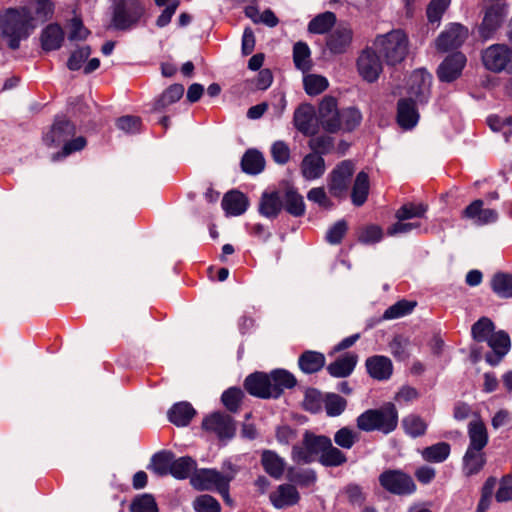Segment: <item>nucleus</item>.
<instances>
[{
    "mask_svg": "<svg viewBox=\"0 0 512 512\" xmlns=\"http://www.w3.org/2000/svg\"><path fill=\"white\" fill-rule=\"evenodd\" d=\"M288 479L300 486L308 487L315 483L317 476L314 470L289 471Z\"/></svg>",
    "mask_w": 512,
    "mask_h": 512,
    "instance_id": "774afa93",
    "label": "nucleus"
},
{
    "mask_svg": "<svg viewBox=\"0 0 512 512\" xmlns=\"http://www.w3.org/2000/svg\"><path fill=\"white\" fill-rule=\"evenodd\" d=\"M358 362V356L355 353L348 352L338 357L330 363L326 370L328 374L335 378H346L352 374Z\"/></svg>",
    "mask_w": 512,
    "mask_h": 512,
    "instance_id": "412c9836",
    "label": "nucleus"
},
{
    "mask_svg": "<svg viewBox=\"0 0 512 512\" xmlns=\"http://www.w3.org/2000/svg\"><path fill=\"white\" fill-rule=\"evenodd\" d=\"M356 65L359 75L368 83L376 82L383 69L380 57L371 48L360 53Z\"/></svg>",
    "mask_w": 512,
    "mask_h": 512,
    "instance_id": "f8f14e48",
    "label": "nucleus"
},
{
    "mask_svg": "<svg viewBox=\"0 0 512 512\" xmlns=\"http://www.w3.org/2000/svg\"><path fill=\"white\" fill-rule=\"evenodd\" d=\"M325 364V355L318 351L306 350L298 358V366L305 374L317 373Z\"/></svg>",
    "mask_w": 512,
    "mask_h": 512,
    "instance_id": "cd10ccee",
    "label": "nucleus"
},
{
    "mask_svg": "<svg viewBox=\"0 0 512 512\" xmlns=\"http://www.w3.org/2000/svg\"><path fill=\"white\" fill-rule=\"evenodd\" d=\"M221 206L227 215L239 216L246 212L249 201L242 192L231 190L223 196Z\"/></svg>",
    "mask_w": 512,
    "mask_h": 512,
    "instance_id": "5701e85b",
    "label": "nucleus"
},
{
    "mask_svg": "<svg viewBox=\"0 0 512 512\" xmlns=\"http://www.w3.org/2000/svg\"><path fill=\"white\" fill-rule=\"evenodd\" d=\"M413 98H401L397 102L398 125L404 130H411L419 121V113Z\"/></svg>",
    "mask_w": 512,
    "mask_h": 512,
    "instance_id": "dca6fc26",
    "label": "nucleus"
},
{
    "mask_svg": "<svg viewBox=\"0 0 512 512\" xmlns=\"http://www.w3.org/2000/svg\"><path fill=\"white\" fill-rule=\"evenodd\" d=\"M261 465L264 471L272 478L280 479L285 471V460L275 451L265 449L261 453Z\"/></svg>",
    "mask_w": 512,
    "mask_h": 512,
    "instance_id": "a878e982",
    "label": "nucleus"
},
{
    "mask_svg": "<svg viewBox=\"0 0 512 512\" xmlns=\"http://www.w3.org/2000/svg\"><path fill=\"white\" fill-rule=\"evenodd\" d=\"M193 508L196 512H221L219 501L208 494L198 496L193 502Z\"/></svg>",
    "mask_w": 512,
    "mask_h": 512,
    "instance_id": "052dcab7",
    "label": "nucleus"
},
{
    "mask_svg": "<svg viewBox=\"0 0 512 512\" xmlns=\"http://www.w3.org/2000/svg\"><path fill=\"white\" fill-rule=\"evenodd\" d=\"M130 512H159V509L154 496L144 493L133 499L130 505Z\"/></svg>",
    "mask_w": 512,
    "mask_h": 512,
    "instance_id": "3c124183",
    "label": "nucleus"
},
{
    "mask_svg": "<svg viewBox=\"0 0 512 512\" xmlns=\"http://www.w3.org/2000/svg\"><path fill=\"white\" fill-rule=\"evenodd\" d=\"M370 189V181L369 175L365 171H360L354 180L352 191H351V201L352 203L360 207L362 206L368 198Z\"/></svg>",
    "mask_w": 512,
    "mask_h": 512,
    "instance_id": "7c9ffc66",
    "label": "nucleus"
},
{
    "mask_svg": "<svg viewBox=\"0 0 512 512\" xmlns=\"http://www.w3.org/2000/svg\"><path fill=\"white\" fill-rule=\"evenodd\" d=\"M402 427L408 436L418 438L426 434L428 424L419 415L410 414L402 419Z\"/></svg>",
    "mask_w": 512,
    "mask_h": 512,
    "instance_id": "e433bc0d",
    "label": "nucleus"
},
{
    "mask_svg": "<svg viewBox=\"0 0 512 512\" xmlns=\"http://www.w3.org/2000/svg\"><path fill=\"white\" fill-rule=\"evenodd\" d=\"M283 209L282 197L279 191H264L261 195L258 211L268 219H276Z\"/></svg>",
    "mask_w": 512,
    "mask_h": 512,
    "instance_id": "aec40b11",
    "label": "nucleus"
},
{
    "mask_svg": "<svg viewBox=\"0 0 512 512\" xmlns=\"http://www.w3.org/2000/svg\"><path fill=\"white\" fill-rule=\"evenodd\" d=\"M491 287L495 294L501 298H512V275L498 272L491 280Z\"/></svg>",
    "mask_w": 512,
    "mask_h": 512,
    "instance_id": "ea45409f",
    "label": "nucleus"
},
{
    "mask_svg": "<svg viewBox=\"0 0 512 512\" xmlns=\"http://www.w3.org/2000/svg\"><path fill=\"white\" fill-rule=\"evenodd\" d=\"M328 436L315 435L309 431H306L303 435L304 444L309 448L316 458L320 457L323 448L327 442Z\"/></svg>",
    "mask_w": 512,
    "mask_h": 512,
    "instance_id": "e2e57ef3",
    "label": "nucleus"
},
{
    "mask_svg": "<svg viewBox=\"0 0 512 512\" xmlns=\"http://www.w3.org/2000/svg\"><path fill=\"white\" fill-rule=\"evenodd\" d=\"M245 390L252 396L261 399H269L271 394V377L264 372H254L248 375L244 381Z\"/></svg>",
    "mask_w": 512,
    "mask_h": 512,
    "instance_id": "2eb2a0df",
    "label": "nucleus"
},
{
    "mask_svg": "<svg viewBox=\"0 0 512 512\" xmlns=\"http://www.w3.org/2000/svg\"><path fill=\"white\" fill-rule=\"evenodd\" d=\"M495 325L488 317H481L471 327L472 338L477 342H488L494 334Z\"/></svg>",
    "mask_w": 512,
    "mask_h": 512,
    "instance_id": "79ce46f5",
    "label": "nucleus"
},
{
    "mask_svg": "<svg viewBox=\"0 0 512 512\" xmlns=\"http://www.w3.org/2000/svg\"><path fill=\"white\" fill-rule=\"evenodd\" d=\"M184 94V87L181 84L170 85L155 101L154 109L161 111L169 105L177 102Z\"/></svg>",
    "mask_w": 512,
    "mask_h": 512,
    "instance_id": "a19ab883",
    "label": "nucleus"
},
{
    "mask_svg": "<svg viewBox=\"0 0 512 512\" xmlns=\"http://www.w3.org/2000/svg\"><path fill=\"white\" fill-rule=\"evenodd\" d=\"M432 75L425 69H416L409 78L408 93L419 103H426L431 94Z\"/></svg>",
    "mask_w": 512,
    "mask_h": 512,
    "instance_id": "ddd939ff",
    "label": "nucleus"
},
{
    "mask_svg": "<svg viewBox=\"0 0 512 512\" xmlns=\"http://www.w3.org/2000/svg\"><path fill=\"white\" fill-rule=\"evenodd\" d=\"M508 4L482 6L481 32H495L502 28L507 16Z\"/></svg>",
    "mask_w": 512,
    "mask_h": 512,
    "instance_id": "4468645a",
    "label": "nucleus"
},
{
    "mask_svg": "<svg viewBox=\"0 0 512 512\" xmlns=\"http://www.w3.org/2000/svg\"><path fill=\"white\" fill-rule=\"evenodd\" d=\"M337 108V100L333 96H325L319 104L318 117L322 128L329 133H337L338 125L327 119Z\"/></svg>",
    "mask_w": 512,
    "mask_h": 512,
    "instance_id": "2f4dec72",
    "label": "nucleus"
},
{
    "mask_svg": "<svg viewBox=\"0 0 512 512\" xmlns=\"http://www.w3.org/2000/svg\"><path fill=\"white\" fill-rule=\"evenodd\" d=\"M428 210V206L423 203H405L395 213L399 221H405L413 218H423Z\"/></svg>",
    "mask_w": 512,
    "mask_h": 512,
    "instance_id": "a18cd8bd",
    "label": "nucleus"
},
{
    "mask_svg": "<svg viewBox=\"0 0 512 512\" xmlns=\"http://www.w3.org/2000/svg\"><path fill=\"white\" fill-rule=\"evenodd\" d=\"M467 34H439L435 40L436 49L441 53L459 49L465 42Z\"/></svg>",
    "mask_w": 512,
    "mask_h": 512,
    "instance_id": "58836bf2",
    "label": "nucleus"
},
{
    "mask_svg": "<svg viewBox=\"0 0 512 512\" xmlns=\"http://www.w3.org/2000/svg\"><path fill=\"white\" fill-rule=\"evenodd\" d=\"M143 13L144 8L138 0H119L114 6L113 24L120 30L130 29Z\"/></svg>",
    "mask_w": 512,
    "mask_h": 512,
    "instance_id": "1a4fd4ad",
    "label": "nucleus"
},
{
    "mask_svg": "<svg viewBox=\"0 0 512 512\" xmlns=\"http://www.w3.org/2000/svg\"><path fill=\"white\" fill-rule=\"evenodd\" d=\"M326 47L332 54L346 52L352 42L351 34H326Z\"/></svg>",
    "mask_w": 512,
    "mask_h": 512,
    "instance_id": "de8ad7c7",
    "label": "nucleus"
},
{
    "mask_svg": "<svg viewBox=\"0 0 512 512\" xmlns=\"http://www.w3.org/2000/svg\"><path fill=\"white\" fill-rule=\"evenodd\" d=\"M202 428L216 434L220 440H230L236 432L235 421L227 413L214 412L202 421Z\"/></svg>",
    "mask_w": 512,
    "mask_h": 512,
    "instance_id": "9b49d317",
    "label": "nucleus"
},
{
    "mask_svg": "<svg viewBox=\"0 0 512 512\" xmlns=\"http://www.w3.org/2000/svg\"><path fill=\"white\" fill-rule=\"evenodd\" d=\"M270 502L276 509H283L296 505L300 501V494L292 484H281L269 496Z\"/></svg>",
    "mask_w": 512,
    "mask_h": 512,
    "instance_id": "6ab92c4d",
    "label": "nucleus"
},
{
    "mask_svg": "<svg viewBox=\"0 0 512 512\" xmlns=\"http://www.w3.org/2000/svg\"><path fill=\"white\" fill-rule=\"evenodd\" d=\"M230 472L225 474L216 469H201L192 478V484L199 490L226 492V486L234 479L236 470L229 464Z\"/></svg>",
    "mask_w": 512,
    "mask_h": 512,
    "instance_id": "6e6552de",
    "label": "nucleus"
},
{
    "mask_svg": "<svg viewBox=\"0 0 512 512\" xmlns=\"http://www.w3.org/2000/svg\"><path fill=\"white\" fill-rule=\"evenodd\" d=\"M399 413L395 404L387 402L379 408L367 409L356 418V426L363 432L388 435L396 430Z\"/></svg>",
    "mask_w": 512,
    "mask_h": 512,
    "instance_id": "7ed1b4c3",
    "label": "nucleus"
},
{
    "mask_svg": "<svg viewBox=\"0 0 512 512\" xmlns=\"http://www.w3.org/2000/svg\"><path fill=\"white\" fill-rule=\"evenodd\" d=\"M354 172L355 163L352 160L339 162L327 177L329 193L337 199L346 198Z\"/></svg>",
    "mask_w": 512,
    "mask_h": 512,
    "instance_id": "423d86ee",
    "label": "nucleus"
},
{
    "mask_svg": "<svg viewBox=\"0 0 512 512\" xmlns=\"http://www.w3.org/2000/svg\"><path fill=\"white\" fill-rule=\"evenodd\" d=\"M346 454L337 446L333 445L328 437L320 457L317 461L324 467H339L347 463Z\"/></svg>",
    "mask_w": 512,
    "mask_h": 512,
    "instance_id": "bb28decb",
    "label": "nucleus"
},
{
    "mask_svg": "<svg viewBox=\"0 0 512 512\" xmlns=\"http://www.w3.org/2000/svg\"><path fill=\"white\" fill-rule=\"evenodd\" d=\"M244 397L243 391L238 387H230L221 396L222 403L230 412H237Z\"/></svg>",
    "mask_w": 512,
    "mask_h": 512,
    "instance_id": "13d9d810",
    "label": "nucleus"
},
{
    "mask_svg": "<svg viewBox=\"0 0 512 512\" xmlns=\"http://www.w3.org/2000/svg\"><path fill=\"white\" fill-rule=\"evenodd\" d=\"M383 238V231L378 225H367L359 229L358 241L363 244H374Z\"/></svg>",
    "mask_w": 512,
    "mask_h": 512,
    "instance_id": "680f3d73",
    "label": "nucleus"
},
{
    "mask_svg": "<svg viewBox=\"0 0 512 512\" xmlns=\"http://www.w3.org/2000/svg\"><path fill=\"white\" fill-rule=\"evenodd\" d=\"M326 170L325 160L317 154H307L302 159L300 171L305 180L312 181L321 178Z\"/></svg>",
    "mask_w": 512,
    "mask_h": 512,
    "instance_id": "4be33fe9",
    "label": "nucleus"
},
{
    "mask_svg": "<svg viewBox=\"0 0 512 512\" xmlns=\"http://www.w3.org/2000/svg\"><path fill=\"white\" fill-rule=\"evenodd\" d=\"M174 453L168 450H162L155 453L150 461L148 469L158 476L170 474Z\"/></svg>",
    "mask_w": 512,
    "mask_h": 512,
    "instance_id": "f704fd0d",
    "label": "nucleus"
},
{
    "mask_svg": "<svg viewBox=\"0 0 512 512\" xmlns=\"http://www.w3.org/2000/svg\"><path fill=\"white\" fill-rule=\"evenodd\" d=\"M381 487L391 494L405 496L413 494L417 487L413 478L398 469H388L379 475Z\"/></svg>",
    "mask_w": 512,
    "mask_h": 512,
    "instance_id": "0eeeda50",
    "label": "nucleus"
},
{
    "mask_svg": "<svg viewBox=\"0 0 512 512\" xmlns=\"http://www.w3.org/2000/svg\"><path fill=\"white\" fill-rule=\"evenodd\" d=\"M416 306V303L408 300H400L388 307L384 314L383 319H397L411 313Z\"/></svg>",
    "mask_w": 512,
    "mask_h": 512,
    "instance_id": "6e6d98bb",
    "label": "nucleus"
},
{
    "mask_svg": "<svg viewBox=\"0 0 512 512\" xmlns=\"http://www.w3.org/2000/svg\"><path fill=\"white\" fill-rule=\"evenodd\" d=\"M323 404L324 399L317 389L310 388L305 392L303 399L304 410L315 414L322 410Z\"/></svg>",
    "mask_w": 512,
    "mask_h": 512,
    "instance_id": "bf43d9fd",
    "label": "nucleus"
},
{
    "mask_svg": "<svg viewBox=\"0 0 512 512\" xmlns=\"http://www.w3.org/2000/svg\"><path fill=\"white\" fill-rule=\"evenodd\" d=\"M487 344L492 350L503 352L505 354L509 352L511 346L510 337L503 330L494 332Z\"/></svg>",
    "mask_w": 512,
    "mask_h": 512,
    "instance_id": "69168bd1",
    "label": "nucleus"
},
{
    "mask_svg": "<svg viewBox=\"0 0 512 512\" xmlns=\"http://www.w3.org/2000/svg\"><path fill=\"white\" fill-rule=\"evenodd\" d=\"M468 448L483 450L488 444V432L484 422L480 419L471 421L468 425Z\"/></svg>",
    "mask_w": 512,
    "mask_h": 512,
    "instance_id": "c85d7f7f",
    "label": "nucleus"
},
{
    "mask_svg": "<svg viewBox=\"0 0 512 512\" xmlns=\"http://www.w3.org/2000/svg\"><path fill=\"white\" fill-rule=\"evenodd\" d=\"M333 441L337 447L349 450L359 441V434L352 428L345 426L335 432Z\"/></svg>",
    "mask_w": 512,
    "mask_h": 512,
    "instance_id": "09e8293b",
    "label": "nucleus"
},
{
    "mask_svg": "<svg viewBox=\"0 0 512 512\" xmlns=\"http://www.w3.org/2000/svg\"><path fill=\"white\" fill-rule=\"evenodd\" d=\"M271 377V398H279L285 389H292L296 386L295 376L285 369H275L269 374Z\"/></svg>",
    "mask_w": 512,
    "mask_h": 512,
    "instance_id": "393cba45",
    "label": "nucleus"
},
{
    "mask_svg": "<svg viewBox=\"0 0 512 512\" xmlns=\"http://www.w3.org/2000/svg\"><path fill=\"white\" fill-rule=\"evenodd\" d=\"M487 124L493 131H502L506 142L512 135V116L502 118L498 115H491L487 118Z\"/></svg>",
    "mask_w": 512,
    "mask_h": 512,
    "instance_id": "4d7b16f0",
    "label": "nucleus"
},
{
    "mask_svg": "<svg viewBox=\"0 0 512 512\" xmlns=\"http://www.w3.org/2000/svg\"><path fill=\"white\" fill-rule=\"evenodd\" d=\"M361 121L362 114L357 108L349 107L340 112V130L351 132L360 125Z\"/></svg>",
    "mask_w": 512,
    "mask_h": 512,
    "instance_id": "c03bdc74",
    "label": "nucleus"
},
{
    "mask_svg": "<svg viewBox=\"0 0 512 512\" xmlns=\"http://www.w3.org/2000/svg\"><path fill=\"white\" fill-rule=\"evenodd\" d=\"M265 167V159L261 152L256 149H249L241 159V168L243 172L256 175L261 173Z\"/></svg>",
    "mask_w": 512,
    "mask_h": 512,
    "instance_id": "72a5a7b5",
    "label": "nucleus"
},
{
    "mask_svg": "<svg viewBox=\"0 0 512 512\" xmlns=\"http://www.w3.org/2000/svg\"><path fill=\"white\" fill-rule=\"evenodd\" d=\"M91 52V47L89 45L78 47L70 54L66 64L67 68L70 71L83 69L86 61L91 55Z\"/></svg>",
    "mask_w": 512,
    "mask_h": 512,
    "instance_id": "864d4df0",
    "label": "nucleus"
},
{
    "mask_svg": "<svg viewBox=\"0 0 512 512\" xmlns=\"http://www.w3.org/2000/svg\"><path fill=\"white\" fill-rule=\"evenodd\" d=\"M483 67L495 74H506L512 79V44L496 43L481 51Z\"/></svg>",
    "mask_w": 512,
    "mask_h": 512,
    "instance_id": "20e7f679",
    "label": "nucleus"
},
{
    "mask_svg": "<svg viewBox=\"0 0 512 512\" xmlns=\"http://www.w3.org/2000/svg\"><path fill=\"white\" fill-rule=\"evenodd\" d=\"M196 461L190 456L173 458L170 474L176 479H186L196 469Z\"/></svg>",
    "mask_w": 512,
    "mask_h": 512,
    "instance_id": "4c0bfd02",
    "label": "nucleus"
},
{
    "mask_svg": "<svg viewBox=\"0 0 512 512\" xmlns=\"http://www.w3.org/2000/svg\"><path fill=\"white\" fill-rule=\"evenodd\" d=\"M282 202L283 209L291 216L298 218L305 215L304 198L295 187L289 186L285 189Z\"/></svg>",
    "mask_w": 512,
    "mask_h": 512,
    "instance_id": "b1692460",
    "label": "nucleus"
},
{
    "mask_svg": "<svg viewBox=\"0 0 512 512\" xmlns=\"http://www.w3.org/2000/svg\"><path fill=\"white\" fill-rule=\"evenodd\" d=\"M467 64V57L460 51L448 54L436 70L437 78L443 83H452L459 79Z\"/></svg>",
    "mask_w": 512,
    "mask_h": 512,
    "instance_id": "9d476101",
    "label": "nucleus"
},
{
    "mask_svg": "<svg viewBox=\"0 0 512 512\" xmlns=\"http://www.w3.org/2000/svg\"><path fill=\"white\" fill-rule=\"evenodd\" d=\"M451 446L447 442H438L424 448L421 452L422 458L430 463H442L450 455Z\"/></svg>",
    "mask_w": 512,
    "mask_h": 512,
    "instance_id": "c9c22d12",
    "label": "nucleus"
},
{
    "mask_svg": "<svg viewBox=\"0 0 512 512\" xmlns=\"http://www.w3.org/2000/svg\"><path fill=\"white\" fill-rule=\"evenodd\" d=\"M76 133L75 124L63 115H57L51 127L43 133L42 140L48 147H63L52 155V161H59L72 153L83 150L87 141L83 136L71 139Z\"/></svg>",
    "mask_w": 512,
    "mask_h": 512,
    "instance_id": "f03ea898",
    "label": "nucleus"
},
{
    "mask_svg": "<svg viewBox=\"0 0 512 512\" xmlns=\"http://www.w3.org/2000/svg\"><path fill=\"white\" fill-rule=\"evenodd\" d=\"M293 123L303 135H314L317 132L314 107L310 104L300 105L294 112Z\"/></svg>",
    "mask_w": 512,
    "mask_h": 512,
    "instance_id": "f3484780",
    "label": "nucleus"
},
{
    "mask_svg": "<svg viewBox=\"0 0 512 512\" xmlns=\"http://www.w3.org/2000/svg\"><path fill=\"white\" fill-rule=\"evenodd\" d=\"M486 464V457L483 450L467 448L463 456V467L467 476L478 474Z\"/></svg>",
    "mask_w": 512,
    "mask_h": 512,
    "instance_id": "473e14b6",
    "label": "nucleus"
},
{
    "mask_svg": "<svg viewBox=\"0 0 512 512\" xmlns=\"http://www.w3.org/2000/svg\"><path fill=\"white\" fill-rule=\"evenodd\" d=\"M374 46L388 65L402 62L408 53L407 34H379Z\"/></svg>",
    "mask_w": 512,
    "mask_h": 512,
    "instance_id": "39448f33",
    "label": "nucleus"
},
{
    "mask_svg": "<svg viewBox=\"0 0 512 512\" xmlns=\"http://www.w3.org/2000/svg\"><path fill=\"white\" fill-rule=\"evenodd\" d=\"M365 367L369 376L378 381L390 379L393 373L392 361L383 355L368 357L365 361Z\"/></svg>",
    "mask_w": 512,
    "mask_h": 512,
    "instance_id": "a211bd4d",
    "label": "nucleus"
},
{
    "mask_svg": "<svg viewBox=\"0 0 512 512\" xmlns=\"http://www.w3.org/2000/svg\"><path fill=\"white\" fill-rule=\"evenodd\" d=\"M347 230V222L343 219L339 220L328 229L325 239L329 244L338 245L342 242Z\"/></svg>",
    "mask_w": 512,
    "mask_h": 512,
    "instance_id": "338daca9",
    "label": "nucleus"
},
{
    "mask_svg": "<svg viewBox=\"0 0 512 512\" xmlns=\"http://www.w3.org/2000/svg\"><path fill=\"white\" fill-rule=\"evenodd\" d=\"M336 23V16L333 12H324L317 15L308 26L309 32H329Z\"/></svg>",
    "mask_w": 512,
    "mask_h": 512,
    "instance_id": "603ef678",
    "label": "nucleus"
},
{
    "mask_svg": "<svg viewBox=\"0 0 512 512\" xmlns=\"http://www.w3.org/2000/svg\"><path fill=\"white\" fill-rule=\"evenodd\" d=\"M54 14L50 0H36L34 13L26 7L7 8L0 14L1 32H28L43 27Z\"/></svg>",
    "mask_w": 512,
    "mask_h": 512,
    "instance_id": "f257e3e1",
    "label": "nucleus"
},
{
    "mask_svg": "<svg viewBox=\"0 0 512 512\" xmlns=\"http://www.w3.org/2000/svg\"><path fill=\"white\" fill-rule=\"evenodd\" d=\"M305 92L310 96H316L322 93L328 87V80L320 75L310 74L303 80Z\"/></svg>",
    "mask_w": 512,
    "mask_h": 512,
    "instance_id": "5fc2aeb1",
    "label": "nucleus"
},
{
    "mask_svg": "<svg viewBox=\"0 0 512 512\" xmlns=\"http://www.w3.org/2000/svg\"><path fill=\"white\" fill-rule=\"evenodd\" d=\"M196 411L188 402H179L174 404L168 411V419L171 423L178 427L187 426L192 418L195 416Z\"/></svg>",
    "mask_w": 512,
    "mask_h": 512,
    "instance_id": "c756f323",
    "label": "nucleus"
},
{
    "mask_svg": "<svg viewBox=\"0 0 512 512\" xmlns=\"http://www.w3.org/2000/svg\"><path fill=\"white\" fill-rule=\"evenodd\" d=\"M310 149L313 151L311 154L326 155L334 146L333 139L329 136H317L311 138L308 142Z\"/></svg>",
    "mask_w": 512,
    "mask_h": 512,
    "instance_id": "0e129e2a",
    "label": "nucleus"
},
{
    "mask_svg": "<svg viewBox=\"0 0 512 512\" xmlns=\"http://www.w3.org/2000/svg\"><path fill=\"white\" fill-rule=\"evenodd\" d=\"M411 342L408 337L398 334L389 343L391 354L397 361H405L410 356Z\"/></svg>",
    "mask_w": 512,
    "mask_h": 512,
    "instance_id": "37998d69",
    "label": "nucleus"
},
{
    "mask_svg": "<svg viewBox=\"0 0 512 512\" xmlns=\"http://www.w3.org/2000/svg\"><path fill=\"white\" fill-rule=\"evenodd\" d=\"M324 406L328 416L336 417L345 411L347 400L336 393H327L324 398Z\"/></svg>",
    "mask_w": 512,
    "mask_h": 512,
    "instance_id": "8fccbe9b",
    "label": "nucleus"
},
{
    "mask_svg": "<svg viewBox=\"0 0 512 512\" xmlns=\"http://www.w3.org/2000/svg\"><path fill=\"white\" fill-rule=\"evenodd\" d=\"M293 61L295 67L302 72L311 69L310 49L306 43L297 42L293 47Z\"/></svg>",
    "mask_w": 512,
    "mask_h": 512,
    "instance_id": "49530a36",
    "label": "nucleus"
}]
</instances>
